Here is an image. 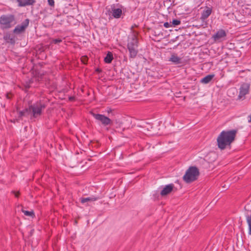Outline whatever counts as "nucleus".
<instances>
[{
    "mask_svg": "<svg viewBox=\"0 0 251 251\" xmlns=\"http://www.w3.org/2000/svg\"><path fill=\"white\" fill-rule=\"evenodd\" d=\"M29 25V20L26 19L21 24L17 25L13 30V33L18 34L25 31Z\"/></svg>",
    "mask_w": 251,
    "mask_h": 251,
    "instance_id": "obj_7",
    "label": "nucleus"
},
{
    "mask_svg": "<svg viewBox=\"0 0 251 251\" xmlns=\"http://www.w3.org/2000/svg\"><path fill=\"white\" fill-rule=\"evenodd\" d=\"M113 59V54L108 51L106 56L104 57V61L106 63H110Z\"/></svg>",
    "mask_w": 251,
    "mask_h": 251,
    "instance_id": "obj_16",
    "label": "nucleus"
},
{
    "mask_svg": "<svg viewBox=\"0 0 251 251\" xmlns=\"http://www.w3.org/2000/svg\"><path fill=\"white\" fill-rule=\"evenodd\" d=\"M174 187V184L173 183L166 185L160 192L161 196H164L170 194L173 191Z\"/></svg>",
    "mask_w": 251,
    "mask_h": 251,
    "instance_id": "obj_11",
    "label": "nucleus"
},
{
    "mask_svg": "<svg viewBox=\"0 0 251 251\" xmlns=\"http://www.w3.org/2000/svg\"><path fill=\"white\" fill-rule=\"evenodd\" d=\"M170 61L172 62L174 64L177 65L182 64V58L178 57L176 54H173L171 55L169 60Z\"/></svg>",
    "mask_w": 251,
    "mask_h": 251,
    "instance_id": "obj_13",
    "label": "nucleus"
},
{
    "mask_svg": "<svg viewBox=\"0 0 251 251\" xmlns=\"http://www.w3.org/2000/svg\"><path fill=\"white\" fill-rule=\"evenodd\" d=\"M11 1H16L18 3L20 7H25L28 5H33L35 2V0H10Z\"/></svg>",
    "mask_w": 251,
    "mask_h": 251,
    "instance_id": "obj_9",
    "label": "nucleus"
},
{
    "mask_svg": "<svg viewBox=\"0 0 251 251\" xmlns=\"http://www.w3.org/2000/svg\"><path fill=\"white\" fill-rule=\"evenodd\" d=\"M96 71L97 72H98V73H100L101 72V70L100 69H99V68H97L96 70Z\"/></svg>",
    "mask_w": 251,
    "mask_h": 251,
    "instance_id": "obj_30",
    "label": "nucleus"
},
{
    "mask_svg": "<svg viewBox=\"0 0 251 251\" xmlns=\"http://www.w3.org/2000/svg\"><path fill=\"white\" fill-rule=\"evenodd\" d=\"M87 60L88 59L86 56H84L81 57V61L83 64H86Z\"/></svg>",
    "mask_w": 251,
    "mask_h": 251,
    "instance_id": "obj_24",
    "label": "nucleus"
},
{
    "mask_svg": "<svg viewBox=\"0 0 251 251\" xmlns=\"http://www.w3.org/2000/svg\"><path fill=\"white\" fill-rule=\"evenodd\" d=\"M6 98L8 99H10V97L9 96L8 94H7L6 95Z\"/></svg>",
    "mask_w": 251,
    "mask_h": 251,
    "instance_id": "obj_31",
    "label": "nucleus"
},
{
    "mask_svg": "<svg viewBox=\"0 0 251 251\" xmlns=\"http://www.w3.org/2000/svg\"><path fill=\"white\" fill-rule=\"evenodd\" d=\"M237 133L236 129L222 131L217 138L218 148L221 150H224L227 148H230L231 144L235 140Z\"/></svg>",
    "mask_w": 251,
    "mask_h": 251,
    "instance_id": "obj_1",
    "label": "nucleus"
},
{
    "mask_svg": "<svg viewBox=\"0 0 251 251\" xmlns=\"http://www.w3.org/2000/svg\"><path fill=\"white\" fill-rule=\"evenodd\" d=\"M122 14V10L120 8H114L112 10V15L115 18H119Z\"/></svg>",
    "mask_w": 251,
    "mask_h": 251,
    "instance_id": "obj_14",
    "label": "nucleus"
},
{
    "mask_svg": "<svg viewBox=\"0 0 251 251\" xmlns=\"http://www.w3.org/2000/svg\"><path fill=\"white\" fill-rule=\"evenodd\" d=\"M98 200L97 198L92 197L88 198H81L80 201L82 203H84L88 201H96Z\"/></svg>",
    "mask_w": 251,
    "mask_h": 251,
    "instance_id": "obj_17",
    "label": "nucleus"
},
{
    "mask_svg": "<svg viewBox=\"0 0 251 251\" xmlns=\"http://www.w3.org/2000/svg\"><path fill=\"white\" fill-rule=\"evenodd\" d=\"M62 41V40L61 39H52L51 40V43L58 44L61 43Z\"/></svg>",
    "mask_w": 251,
    "mask_h": 251,
    "instance_id": "obj_21",
    "label": "nucleus"
},
{
    "mask_svg": "<svg viewBox=\"0 0 251 251\" xmlns=\"http://www.w3.org/2000/svg\"><path fill=\"white\" fill-rule=\"evenodd\" d=\"M126 123H129L131 125L132 123V118L130 117H127L126 116ZM127 126V123H126V126Z\"/></svg>",
    "mask_w": 251,
    "mask_h": 251,
    "instance_id": "obj_26",
    "label": "nucleus"
},
{
    "mask_svg": "<svg viewBox=\"0 0 251 251\" xmlns=\"http://www.w3.org/2000/svg\"><path fill=\"white\" fill-rule=\"evenodd\" d=\"M92 115L97 120L100 122L105 126L110 125L111 123V120L103 115L95 113H93Z\"/></svg>",
    "mask_w": 251,
    "mask_h": 251,
    "instance_id": "obj_6",
    "label": "nucleus"
},
{
    "mask_svg": "<svg viewBox=\"0 0 251 251\" xmlns=\"http://www.w3.org/2000/svg\"><path fill=\"white\" fill-rule=\"evenodd\" d=\"M5 40H9L11 43L14 42V40L13 38L11 37L10 35H6L4 37Z\"/></svg>",
    "mask_w": 251,
    "mask_h": 251,
    "instance_id": "obj_23",
    "label": "nucleus"
},
{
    "mask_svg": "<svg viewBox=\"0 0 251 251\" xmlns=\"http://www.w3.org/2000/svg\"><path fill=\"white\" fill-rule=\"evenodd\" d=\"M212 8L206 6L201 13V19L202 21L206 20L211 14Z\"/></svg>",
    "mask_w": 251,
    "mask_h": 251,
    "instance_id": "obj_12",
    "label": "nucleus"
},
{
    "mask_svg": "<svg viewBox=\"0 0 251 251\" xmlns=\"http://www.w3.org/2000/svg\"><path fill=\"white\" fill-rule=\"evenodd\" d=\"M164 27H165L166 28H168L170 26H171V25L170 23H169L168 22H165L164 24Z\"/></svg>",
    "mask_w": 251,
    "mask_h": 251,
    "instance_id": "obj_27",
    "label": "nucleus"
},
{
    "mask_svg": "<svg viewBox=\"0 0 251 251\" xmlns=\"http://www.w3.org/2000/svg\"><path fill=\"white\" fill-rule=\"evenodd\" d=\"M22 212L26 216H29V217H33L35 216L33 210H31L30 211L25 210L23 209H22Z\"/></svg>",
    "mask_w": 251,
    "mask_h": 251,
    "instance_id": "obj_19",
    "label": "nucleus"
},
{
    "mask_svg": "<svg viewBox=\"0 0 251 251\" xmlns=\"http://www.w3.org/2000/svg\"><path fill=\"white\" fill-rule=\"evenodd\" d=\"M181 23V22L180 20H177V19H174L172 21V25L175 26L176 25H180Z\"/></svg>",
    "mask_w": 251,
    "mask_h": 251,
    "instance_id": "obj_22",
    "label": "nucleus"
},
{
    "mask_svg": "<svg viewBox=\"0 0 251 251\" xmlns=\"http://www.w3.org/2000/svg\"><path fill=\"white\" fill-rule=\"evenodd\" d=\"M29 114H30L29 113L28 107L25 108L24 110L21 111L19 112V116L21 117Z\"/></svg>",
    "mask_w": 251,
    "mask_h": 251,
    "instance_id": "obj_20",
    "label": "nucleus"
},
{
    "mask_svg": "<svg viewBox=\"0 0 251 251\" xmlns=\"http://www.w3.org/2000/svg\"><path fill=\"white\" fill-rule=\"evenodd\" d=\"M246 219L249 226V234L251 235V214L246 215Z\"/></svg>",
    "mask_w": 251,
    "mask_h": 251,
    "instance_id": "obj_18",
    "label": "nucleus"
},
{
    "mask_svg": "<svg viewBox=\"0 0 251 251\" xmlns=\"http://www.w3.org/2000/svg\"><path fill=\"white\" fill-rule=\"evenodd\" d=\"M48 4L50 6H54V0H48Z\"/></svg>",
    "mask_w": 251,
    "mask_h": 251,
    "instance_id": "obj_25",
    "label": "nucleus"
},
{
    "mask_svg": "<svg viewBox=\"0 0 251 251\" xmlns=\"http://www.w3.org/2000/svg\"><path fill=\"white\" fill-rule=\"evenodd\" d=\"M16 24L15 17L13 14H3L0 17V27L1 29L10 28Z\"/></svg>",
    "mask_w": 251,
    "mask_h": 251,
    "instance_id": "obj_3",
    "label": "nucleus"
},
{
    "mask_svg": "<svg viewBox=\"0 0 251 251\" xmlns=\"http://www.w3.org/2000/svg\"><path fill=\"white\" fill-rule=\"evenodd\" d=\"M214 76L215 75L214 74L208 75L201 79V82L204 84H207L212 80Z\"/></svg>",
    "mask_w": 251,
    "mask_h": 251,
    "instance_id": "obj_15",
    "label": "nucleus"
},
{
    "mask_svg": "<svg viewBox=\"0 0 251 251\" xmlns=\"http://www.w3.org/2000/svg\"><path fill=\"white\" fill-rule=\"evenodd\" d=\"M199 175V169L195 166H191L187 170L183 179L185 182L190 183L196 180Z\"/></svg>",
    "mask_w": 251,
    "mask_h": 251,
    "instance_id": "obj_4",
    "label": "nucleus"
},
{
    "mask_svg": "<svg viewBox=\"0 0 251 251\" xmlns=\"http://www.w3.org/2000/svg\"><path fill=\"white\" fill-rule=\"evenodd\" d=\"M250 85L247 83L242 84L240 88L239 94L238 95L239 99H244L246 95L249 92Z\"/></svg>",
    "mask_w": 251,
    "mask_h": 251,
    "instance_id": "obj_8",
    "label": "nucleus"
},
{
    "mask_svg": "<svg viewBox=\"0 0 251 251\" xmlns=\"http://www.w3.org/2000/svg\"><path fill=\"white\" fill-rule=\"evenodd\" d=\"M248 122L251 123V114L248 116Z\"/></svg>",
    "mask_w": 251,
    "mask_h": 251,
    "instance_id": "obj_29",
    "label": "nucleus"
},
{
    "mask_svg": "<svg viewBox=\"0 0 251 251\" xmlns=\"http://www.w3.org/2000/svg\"><path fill=\"white\" fill-rule=\"evenodd\" d=\"M127 49L129 51V57L130 58H135L138 52V41L137 32L133 31V34L129 36Z\"/></svg>",
    "mask_w": 251,
    "mask_h": 251,
    "instance_id": "obj_2",
    "label": "nucleus"
},
{
    "mask_svg": "<svg viewBox=\"0 0 251 251\" xmlns=\"http://www.w3.org/2000/svg\"><path fill=\"white\" fill-rule=\"evenodd\" d=\"M226 35V32L224 29H220L216 33V34L212 36V38L215 41H219L221 39L225 37Z\"/></svg>",
    "mask_w": 251,
    "mask_h": 251,
    "instance_id": "obj_10",
    "label": "nucleus"
},
{
    "mask_svg": "<svg viewBox=\"0 0 251 251\" xmlns=\"http://www.w3.org/2000/svg\"><path fill=\"white\" fill-rule=\"evenodd\" d=\"M12 193H13L14 195H15V196L16 197V198H18L19 195H20V192H16V191H12Z\"/></svg>",
    "mask_w": 251,
    "mask_h": 251,
    "instance_id": "obj_28",
    "label": "nucleus"
},
{
    "mask_svg": "<svg viewBox=\"0 0 251 251\" xmlns=\"http://www.w3.org/2000/svg\"><path fill=\"white\" fill-rule=\"evenodd\" d=\"M45 107L46 105L40 101H37L32 104H30L28 107V109L31 117L36 118L39 117L42 114V110Z\"/></svg>",
    "mask_w": 251,
    "mask_h": 251,
    "instance_id": "obj_5",
    "label": "nucleus"
}]
</instances>
